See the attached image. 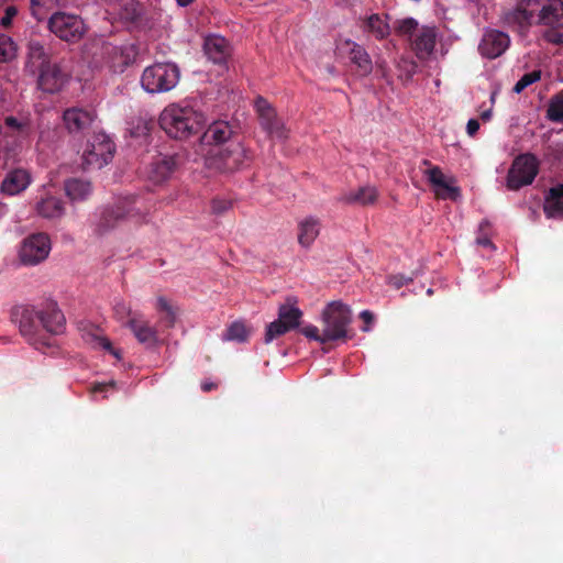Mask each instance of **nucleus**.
Here are the masks:
<instances>
[{
	"mask_svg": "<svg viewBox=\"0 0 563 563\" xmlns=\"http://www.w3.org/2000/svg\"><path fill=\"white\" fill-rule=\"evenodd\" d=\"M563 1L520 0L504 14L505 23L525 35L532 25H542V38L548 43L563 45Z\"/></svg>",
	"mask_w": 563,
	"mask_h": 563,
	"instance_id": "f257e3e1",
	"label": "nucleus"
},
{
	"mask_svg": "<svg viewBox=\"0 0 563 563\" xmlns=\"http://www.w3.org/2000/svg\"><path fill=\"white\" fill-rule=\"evenodd\" d=\"M161 129L175 140H188L199 134L207 125L205 113L189 103L174 102L159 114Z\"/></svg>",
	"mask_w": 563,
	"mask_h": 563,
	"instance_id": "f03ea898",
	"label": "nucleus"
},
{
	"mask_svg": "<svg viewBox=\"0 0 563 563\" xmlns=\"http://www.w3.org/2000/svg\"><path fill=\"white\" fill-rule=\"evenodd\" d=\"M250 162V155L240 142L228 146L213 147L205 159V166L211 174L232 173L244 167Z\"/></svg>",
	"mask_w": 563,
	"mask_h": 563,
	"instance_id": "7ed1b4c3",
	"label": "nucleus"
},
{
	"mask_svg": "<svg viewBox=\"0 0 563 563\" xmlns=\"http://www.w3.org/2000/svg\"><path fill=\"white\" fill-rule=\"evenodd\" d=\"M179 79L180 70L175 63H154L143 70L141 86L147 93H164L173 90Z\"/></svg>",
	"mask_w": 563,
	"mask_h": 563,
	"instance_id": "20e7f679",
	"label": "nucleus"
},
{
	"mask_svg": "<svg viewBox=\"0 0 563 563\" xmlns=\"http://www.w3.org/2000/svg\"><path fill=\"white\" fill-rule=\"evenodd\" d=\"M324 329V338L330 341L344 340L347 338V328L352 321L350 307L342 301L329 302L321 313Z\"/></svg>",
	"mask_w": 563,
	"mask_h": 563,
	"instance_id": "39448f33",
	"label": "nucleus"
},
{
	"mask_svg": "<svg viewBox=\"0 0 563 563\" xmlns=\"http://www.w3.org/2000/svg\"><path fill=\"white\" fill-rule=\"evenodd\" d=\"M114 144L104 134H96L82 147L81 164L85 169H100L112 159Z\"/></svg>",
	"mask_w": 563,
	"mask_h": 563,
	"instance_id": "423d86ee",
	"label": "nucleus"
},
{
	"mask_svg": "<svg viewBox=\"0 0 563 563\" xmlns=\"http://www.w3.org/2000/svg\"><path fill=\"white\" fill-rule=\"evenodd\" d=\"M539 172V161L530 153L516 157L507 175V187L517 190L532 184Z\"/></svg>",
	"mask_w": 563,
	"mask_h": 563,
	"instance_id": "0eeeda50",
	"label": "nucleus"
},
{
	"mask_svg": "<svg viewBox=\"0 0 563 563\" xmlns=\"http://www.w3.org/2000/svg\"><path fill=\"white\" fill-rule=\"evenodd\" d=\"M48 27L57 37L67 42L80 40L86 26L84 21L75 14L66 12H56L48 20Z\"/></svg>",
	"mask_w": 563,
	"mask_h": 563,
	"instance_id": "6e6552de",
	"label": "nucleus"
},
{
	"mask_svg": "<svg viewBox=\"0 0 563 563\" xmlns=\"http://www.w3.org/2000/svg\"><path fill=\"white\" fill-rule=\"evenodd\" d=\"M40 309L30 306L16 307L13 310V318L19 323L20 332L32 344L40 347L46 343L40 339Z\"/></svg>",
	"mask_w": 563,
	"mask_h": 563,
	"instance_id": "1a4fd4ad",
	"label": "nucleus"
},
{
	"mask_svg": "<svg viewBox=\"0 0 563 563\" xmlns=\"http://www.w3.org/2000/svg\"><path fill=\"white\" fill-rule=\"evenodd\" d=\"M49 252V238L46 234L37 233L23 241L19 251V257L24 265H36L44 261Z\"/></svg>",
	"mask_w": 563,
	"mask_h": 563,
	"instance_id": "9d476101",
	"label": "nucleus"
},
{
	"mask_svg": "<svg viewBox=\"0 0 563 563\" xmlns=\"http://www.w3.org/2000/svg\"><path fill=\"white\" fill-rule=\"evenodd\" d=\"M423 164L429 166L423 175L439 198L453 200L460 198V188L455 185V179L452 176L445 175L438 166H431L428 161H424Z\"/></svg>",
	"mask_w": 563,
	"mask_h": 563,
	"instance_id": "9b49d317",
	"label": "nucleus"
},
{
	"mask_svg": "<svg viewBox=\"0 0 563 563\" xmlns=\"http://www.w3.org/2000/svg\"><path fill=\"white\" fill-rule=\"evenodd\" d=\"M33 181L29 169L16 167L10 169L0 184V191L9 197L18 196L24 192Z\"/></svg>",
	"mask_w": 563,
	"mask_h": 563,
	"instance_id": "f8f14e48",
	"label": "nucleus"
},
{
	"mask_svg": "<svg viewBox=\"0 0 563 563\" xmlns=\"http://www.w3.org/2000/svg\"><path fill=\"white\" fill-rule=\"evenodd\" d=\"M508 34L498 30H486L478 45L479 53L486 58L500 56L509 46Z\"/></svg>",
	"mask_w": 563,
	"mask_h": 563,
	"instance_id": "ddd939ff",
	"label": "nucleus"
},
{
	"mask_svg": "<svg viewBox=\"0 0 563 563\" xmlns=\"http://www.w3.org/2000/svg\"><path fill=\"white\" fill-rule=\"evenodd\" d=\"M255 107L261 117L262 126L268 132L272 137L285 139L287 132L284 123L276 117L275 110L263 98H258Z\"/></svg>",
	"mask_w": 563,
	"mask_h": 563,
	"instance_id": "4468645a",
	"label": "nucleus"
},
{
	"mask_svg": "<svg viewBox=\"0 0 563 563\" xmlns=\"http://www.w3.org/2000/svg\"><path fill=\"white\" fill-rule=\"evenodd\" d=\"M342 53H347L351 62L357 67L362 75H368L373 70V63L367 52L352 40H343L338 44Z\"/></svg>",
	"mask_w": 563,
	"mask_h": 563,
	"instance_id": "2eb2a0df",
	"label": "nucleus"
},
{
	"mask_svg": "<svg viewBox=\"0 0 563 563\" xmlns=\"http://www.w3.org/2000/svg\"><path fill=\"white\" fill-rule=\"evenodd\" d=\"M36 73H38V88L44 92H58L66 82V76L56 64H49Z\"/></svg>",
	"mask_w": 563,
	"mask_h": 563,
	"instance_id": "dca6fc26",
	"label": "nucleus"
},
{
	"mask_svg": "<svg viewBox=\"0 0 563 563\" xmlns=\"http://www.w3.org/2000/svg\"><path fill=\"white\" fill-rule=\"evenodd\" d=\"M438 33L435 27L422 26L412 41V48L421 60L430 59L434 53Z\"/></svg>",
	"mask_w": 563,
	"mask_h": 563,
	"instance_id": "f3484780",
	"label": "nucleus"
},
{
	"mask_svg": "<svg viewBox=\"0 0 563 563\" xmlns=\"http://www.w3.org/2000/svg\"><path fill=\"white\" fill-rule=\"evenodd\" d=\"M203 49L209 60L221 66L225 65L231 53L227 40L219 35L208 36Z\"/></svg>",
	"mask_w": 563,
	"mask_h": 563,
	"instance_id": "a211bd4d",
	"label": "nucleus"
},
{
	"mask_svg": "<svg viewBox=\"0 0 563 563\" xmlns=\"http://www.w3.org/2000/svg\"><path fill=\"white\" fill-rule=\"evenodd\" d=\"M40 334L46 331L52 334L62 333L65 318L55 303H49L45 309H40Z\"/></svg>",
	"mask_w": 563,
	"mask_h": 563,
	"instance_id": "6ab92c4d",
	"label": "nucleus"
},
{
	"mask_svg": "<svg viewBox=\"0 0 563 563\" xmlns=\"http://www.w3.org/2000/svg\"><path fill=\"white\" fill-rule=\"evenodd\" d=\"M96 113L93 110L71 108L64 112L63 119L70 132L81 131L93 122Z\"/></svg>",
	"mask_w": 563,
	"mask_h": 563,
	"instance_id": "aec40b11",
	"label": "nucleus"
},
{
	"mask_svg": "<svg viewBox=\"0 0 563 563\" xmlns=\"http://www.w3.org/2000/svg\"><path fill=\"white\" fill-rule=\"evenodd\" d=\"M321 229L320 220L314 216H307L298 222V242L299 244L308 249L310 247L317 238L319 236Z\"/></svg>",
	"mask_w": 563,
	"mask_h": 563,
	"instance_id": "412c9836",
	"label": "nucleus"
},
{
	"mask_svg": "<svg viewBox=\"0 0 563 563\" xmlns=\"http://www.w3.org/2000/svg\"><path fill=\"white\" fill-rule=\"evenodd\" d=\"M65 194L73 202L87 200L92 194V185L90 180L81 177H73L64 184Z\"/></svg>",
	"mask_w": 563,
	"mask_h": 563,
	"instance_id": "4be33fe9",
	"label": "nucleus"
},
{
	"mask_svg": "<svg viewBox=\"0 0 563 563\" xmlns=\"http://www.w3.org/2000/svg\"><path fill=\"white\" fill-rule=\"evenodd\" d=\"M378 197L377 189L373 186H363L349 190L341 195L340 201L346 205L368 206L373 205Z\"/></svg>",
	"mask_w": 563,
	"mask_h": 563,
	"instance_id": "5701e85b",
	"label": "nucleus"
},
{
	"mask_svg": "<svg viewBox=\"0 0 563 563\" xmlns=\"http://www.w3.org/2000/svg\"><path fill=\"white\" fill-rule=\"evenodd\" d=\"M134 201L124 200L118 203L111 210H108L104 214L106 227H114L117 223L124 219H135L139 218V212L134 206Z\"/></svg>",
	"mask_w": 563,
	"mask_h": 563,
	"instance_id": "b1692460",
	"label": "nucleus"
},
{
	"mask_svg": "<svg viewBox=\"0 0 563 563\" xmlns=\"http://www.w3.org/2000/svg\"><path fill=\"white\" fill-rule=\"evenodd\" d=\"M129 328L132 330L136 340L147 346H154L158 342V334L154 327L147 321L141 319H130L128 321Z\"/></svg>",
	"mask_w": 563,
	"mask_h": 563,
	"instance_id": "393cba45",
	"label": "nucleus"
},
{
	"mask_svg": "<svg viewBox=\"0 0 563 563\" xmlns=\"http://www.w3.org/2000/svg\"><path fill=\"white\" fill-rule=\"evenodd\" d=\"M35 211L43 218L57 219L65 213V206L62 199L54 196H46L35 203Z\"/></svg>",
	"mask_w": 563,
	"mask_h": 563,
	"instance_id": "a878e982",
	"label": "nucleus"
},
{
	"mask_svg": "<svg viewBox=\"0 0 563 563\" xmlns=\"http://www.w3.org/2000/svg\"><path fill=\"white\" fill-rule=\"evenodd\" d=\"M174 161L172 157H158L154 161L147 172L148 179L154 184H161L167 180L174 170Z\"/></svg>",
	"mask_w": 563,
	"mask_h": 563,
	"instance_id": "bb28decb",
	"label": "nucleus"
},
{
	"mask_svg": "<svg viewBox=\"0 0 563 563\" xmlns=\"http://www.w3.org/2000/svg\"><path fill=\"white\" fill-rule=\"evenodd\" d=\"M301 316L302 312L296 306L294 298L287 299V301L278 308V320L282 321L289 331L299 327Z\"/></svg>",
	"mask_w": 563,
	"mask_h": 563,
	"instance_id": "cd10ccee",
	"label": "nucleus"
},
{
	"mask_svg": "<svg viewBox=\"0 0 563 563\" xmlns=\"http://www.w3.org/2000/svg\"><path fill=\"white\" fill-rule=\"evenodd\" d=\"M544 212L548 218H563V185L549 190L544 201Z\"/></svg>",
	"mask_w": 563,
	"mask_h": 563,
	"instance_id": "c85d7f7f",
	"label": "nucleus"
},
{
	"mask_svg": "<svg viewBox=\"0 0 563 563\" xmlns=\"http://www.w3.org/2000/svg\"><path fill=\"white\" fill-rule=\"evenodd\" d=\"M47 54L40 42L32 41L29 43L26 68L35 74L38 69L49 65Z\"/></svg>",
	"mask_w": 563,
	"mask_h": 563,
	"instance_id": "c756f323",
	"label": "nucleus"
},
{
	"mask_svg": "<svg viewBox=\"0 0 563 563\" xmlns=\"http://www.w3.org/2000/svg\"><path fill=\"white\" fill-rule=\"evenodd\" d=\"M82 339L91 347L106 350L110 352L117 360L121 358L120 351L113 349L111 342L106 336H103L98 329L91 331H84Z\"/></svg>",
	"mask_w": 563,
	"mask_h": 563,
	"instance_id": "7c9ffc66",
	"label": "nucleus"
},
{
	"mask_svg": "<svg viewBox=\"0 0 563 563\" xmlns=\"http://www.w3.org/2000/svg\"><path fill=\"white\" fill-rule=\"evenodd\" d=\"M232 134L231 126L228 122L218 121L209 125L203 134V140L223 143L230 139Z\"/></svg>",
	"mask_w": 563,
	"mask_h": 563,
	"instance_id": "2f4dec72",
	"label": "nucleus"
},
{
	"mask_svg": "<svg viewBox=\"0 0 563 563\" xmlns=\"http://www.w3.org/2000/svg\"><path fill=\"white\" fill-rule=\"evenodd\" d=\"M67 0H30L31 14L42 21L47 12L55 7L64 5Z\"/></svg>",
	"mask_w": 563,
	"mask_h": 563,
	"instance_id": "473e14b6",
	"label": "nucleus"
},
{
	"mask_svg": "<svg viewBox=\"0 0 563 563\" xmlns=\"http://www.w3.org/2000/svg\"><path fill=\"white\" fill-rule=\"evenodd\" d=\"M367 29L377 40L386 38L390 34V26L386 19L378 14L368 16Z\"/></svg>",
	"mask_w": 563,
	"mask_h": 563,
	"instance_id": "72a5a7b5",
	"label": "nucleus"
},
{
	"mask_svg": "<svg viewBox=\"0 0 563 563\" xmlns=\"http://www.w3.org/2000/svg\"><path fill=\"white\" fill-rule=\"evenodd\" d=\"M18 45L9 35L0 33V63H8L16 57Z\"/></svg>",
	"mask_w": 563,
	"mask_h": 563,
	"instance_id": "f704fd0d",
	"label": "nucleus"
},
{
	"mask_svg": "<svg viewBox=\"0 0 563 563\" xmlns=\"http://www.w3.org/2000/svg\"><path fill=\"white\" fill-rule=\"evenodd\" d=\"M156 309L159 312L164 313V317L162 320L168 328H172L175 325L176 319H177V312L169 300H167L165 297H158L156 299Z\"/></svg>",
	"mask_w": 563,
	"mask_h": 563,
	"instance_id": "c9c22d12",
	"label": "nucleus"
},
{
	"mask_svg": "<svg viewBox=\"0 0 563 563\" xmlns=\"http://www.w3.org/2000/svg\"><path fill=\"white\" fill-rule=\"evenodd\" d=\"M247 335H249V332H247L245 324L241 321H235L228 328V330L224 334V340L245 342L247 339Z\"/></svg>",
	"mask_w": 563,
	"mask_h": 563,
	"instance_id": "e433bc0d",
	"label": "nucleus"
},
{
	"mask_svg": "<svg viewBox=\"0 0 563 563\" xmlns=\"http://www.w3.org/2000/svg\"><path fill=\"white\" fill-rule=\"evenodd\" d=\"M492 225L488 220H483L478 225L476 244L483 247L494 250V244L490 241Z\"/></svg>",
	"mask_w": 563,
	"mask_h": 563,
	"instance_id": "4c0bfd02",
	"label": "nucleus"
},
{
	"mask_svg": "<svg viewBox=\"0 0 563 563\" xmlns=\"http://www.w3.org/2000/svg\"><path fill=\"white\" fill-rule=\"evenodd\" d=\"M418 29V22L413 18L397 20L394 30L398 35L411 36Z\"/></svg>",
	"mask_w": 563,
	"mask_h": 563,
	"instance_id": "58836bf2",
	"label": "nucleus"
},
{
	"mask_svg": "<svg viewBox=\"0 0 563 563\" xmlns=\"http://www.w3.org/2000/svg\"><path fill=\"white\" fill-rule=\"evenodd\" d=\"M548 118L553 122L563 121V96L553 98L548 108Z\"/></svg>",
	"mask_w": 563,
	"mask_h": 563,
	"instance_id": "ea45409f",
	"label": "nucleus"
},
{
	"mask_svg": "<svg viewBox=\"0 0 563 563\" xmlns=\"http://www.w3.org/2000/svg\"><path fill=\"white\" fill-rule=\"evenodd\" d=\"M288 331L289 330L287 329V327L278 319L271 322L266 328L265 339H264L265 343H271L273 340L287 333Z\"/></svg>",
	"mask_w": 563,
	"mask_h": 563,
	"instance_id": "a19ab883",
	"label": "nucleus"
},
{
	"mask_svg": "<svg viewBox=\"0 0 563 563\" xmlns=\"http://www.w3.org/2000/svg\"><path fill=\"white\" fill-rule=\"evenodd\" d=\"M540 79V71L533 70L531 73L525 74L514 86V91L516 93L522 92L527 87L532 85L533 82Z\"/></svg>",
	"mask_w": 563,
	"mask_h": 563,
	"instance_id": "79ce46f5",
	"label": "nucleus"
},
{
	"mask_svg": "<svg viewBox=\"0 0 563 563\" xmlns=\"http://www.w3.org/2000/svg\"><path fill=\"white\" fill-rule=\"evenodd\" d=\"M114 316L119 321L125 322L128 324V321L130 319H134L131 317L132 310L131 307L124 302L123 300H118L113 306Z\"/></svg>",
	"mask_w": 563,
	"mask_h": 563,
	"instance_id": "37998d69",
	"label": "nucleus"
},
{
	"mask_svg": "<svg viewBox=\"0 0 563 563\" xmlns=\"http://www.w3.org/2000/svg\"><path fill=\"white\" fill-rule=\"evenodd\" d=\"M301 332L306 338H308L310 340L318 341L320 343H325V342L330 341L329 339L324 338V329H322V333L320 334L319 329L312 324H309V325H306L305 328H302Z\"/></svg>",
	"mask_w": 563,
	"mask_h": 563,
	"instance_id": "c03bdc74",
	"label": "nucleus"
},
{
	"mask_svg": "<svg viewBox=\"0 0 563 563\" xmlns=\"http://www.w3.org/2000/svg\"><path fill=\"white\" fill-rule=\"evenodd\" d=\"M18 9L14 5H9L4 9V13L0 19V26L8 30L12 26L13 20L18 15Z\"/></svg>",
	"mask_w": 563,
	"mask_h": 563,
	"instance_id": "a18cd8bd",
	"label": "nucleus"
},
{
	"mask_svg": "<svg viewBox=\"0 0 563 563\" xmlns=\"http://www.w3.org/2000/svg\"><path fill=\"white\" fill-rule=\"evenodd\" d=\"M231 207V202L224 199H213L211 202V210L216 214L225 212Z\"/></svg>",
	"mask_w": 563,
	"mask_h": 563,
	"instance_id": "49530a36",
	"label": "nucleus"
},
{
	"mask_svg": "<svg viewBox=\"0 0 563 563\" xmlns=\"http://www.w3.org/2000/svg\"><path fill=\"white\" fill-rule=\"evenodd\" d=\"M4 123L9 128H12V129H15V130H19L22 132H24L25 129L27 128V123L25 121H19L14 117H7L4 120Z\"/></svg>",
	"mask_w": 563,
	"mask_h": 563,
	"instance_id": "de8ad7c7",
	"label": "nucleus"
},
{
	"mask_svg": "<svg viewBox=\"0 0 563 563\" xmlns=\"http://www.w3.org/2000/svg\"><path fill=\"white\" fill-rule=\"evenodd\" d=\"M360 317L364 320V322L366 323L365 327L362 328V330L364 332H368L371 330V324L373 323L374 321V316L371 311L368 310H363L360 314Z\"/></svg>",
	"mask_w": 563,
	"mask_h": 563,
	"instance_id": "09e8293b",
	"label": "nucleus"
},
{
	"mask_svg": "<svg viewBox=\"0 0 563 563\" xmlns=\"http://www.w3.org/2000/svg\"><path fill=\"white\" fill-rule=\"evenodd\" d=\"M479 130V122L476 119H470L466 124V132L470 136H474Z\"/></svg>",
	"mask_w": 563,
	"mask_h": 563,
	"instance_id": "8fccbe9b",
	"label": "nucleus"
},
{
	"mask_svg": "<svg viewBox=\"0 0 563 563\" xmlns=\"http://www.w3.org/2000/svg\"><path fill=\"white\" fill-rule=\"evenodd\" d=\"M495 96H496V93H495V92H493V93L490 95V102H492V106H490L488 109H486V110H484V111H482V112H481V119H482L483 121H485V122L489 121V120L492 119V117H493V103L495 102Z\"/></svg>",
	"mask_w": 563,
	"mask_h": 563,
	"instance_id": "3c124183",
	"label": "nucleus"
},
{
	"mask_svg": "<svg viewBox=\"0 0 563 563\" xmlns=\"http://www.w3.org/2000/svg\"><path fill=\"white\" fill-rule=\"evenodd\" d=\"M401 63L408 67V73L410 76L416 73L417 65L413 62L401 59Z\"/></svg>",
	"mask_w": 563,
	"mask_h": 563,
	"instance_id": "603ef678",
	"label": "nucleus"
},
{
	"mask_svg": "<svg viewBox=\"0 0 563 563\" xmlns=\"http://www.w3.org/2000/svg\"><path fill=\"white\" fill-rule=\"evenodd\" d=\"M8 212V206L0 201V218H2Z\"/></svg>",
	"mask_w": 563,
	"mask_h": 563,
	"instance_id": "864d4df0",
	"label": "nucleus"
},
{
	"mask_svg": "<svg viewBox=\"0 0 563 563\" xmlns=\"http://www.w3.org/2000/svg\"><path fill=\"white\" fill-rule=\"evenodd\" d=\"M176 2H177V4H178L179 7H187V5H189L190 3H192V2H194V0H176Z\"/></svg>",
	"mask_w": 563,
	"mask_h": 563,
	"instance_id": "5fc2aeb1",
	"label": "nucleus"
},
{
	"mask_svg": "<svg viewBox=\"0 0 563 563\" xmlns=\"http://www.w3.org/2000/svg\"><path fill=\"white\" fill-rule=\"evenodd\" d=\"M201 387H202V389H203L205 391H209V390H211V389L213 388V384H212V383H207V382H206V383H202Z\"/></svg>",
	"mask_w": 563,
	"mask_h": 563,
	"instance_id": "6e6d98bb",
	"label": "nucleus"
},
{
	"mask_svg": "<svg viewBox=\"0 0 563 563\" xmlns=\"http://www.w3.org/2000/svg\"><path fill=\"white\" fill-rule=\"evenodd\" d=\"M106 385H98L95 387V393L102 391Z\"/></svg>",
	"mask_w": 563,
	"mask_h": 563,
	"instance_id": "4d7b16f0",
	"label": "nucleus"
},
{
	"mask_svg": "<svg viewBox=\"0 0 563 563\" xmlns=\"http://www.w3.org/2000/svg\"><path fill=\"white\" fill-rule=\"evenodd\" d=\"M559 157H560V158H563V144L560 146V150H559Z\"/></svg>",
	"mask_w": 563,
	"mask_h": 563,
	"instance_id": "13d9d810",
	"label": "nucleus"
},
{
	"mask_svg": "<svg viewBox=\"0 0 563 563\" xmlns=\"http://www.w3.org/2000/svg\"><path fill=\"white\" fill-rule=\"evenodd\" d=\"M119 18H120V19H125V18H128V14L120 13V14H119Z\"/></svg>",
	"mask_w": 563,
	"mask_h": 563,
	"instance_id": "bf43d9fd",
	"label": "nucleus"
},
{
	"mask_svg": "<svg viewBox=\"0 0 563 563\" xmlns=\"http://www.w3.org/2000/svg\"><path fill=\"white\" fill-rule=\"evenodd\" d=\"M113 53L117 54L119 49L117 47L112 48Z\"/></svg>",
	"mask_w": 563,
	"mask_h": 563,
	"instance_id": "052dcab7",
	"label": "nucleus"
}]
</instances>
